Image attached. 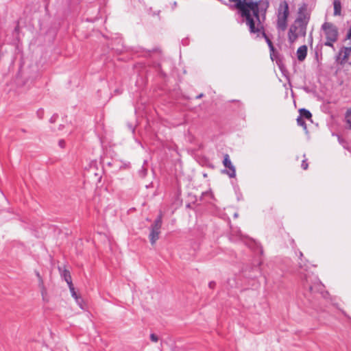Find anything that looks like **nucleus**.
<instances>
[{"instance_id": "nucleus-1", "label": "nucleus", "mask_w": 351, "mask_h": 351, "mask_svg": "<svg viewBox=\"0 0 351 351\" xmlns=\"http://www.w3.org/2000/svg\"><path fill=\"white\" fill-rule=\"evenodd\" d=\"M235 2L234 6L239 10L242 17L245 19V23L259 13L260 1L245 0H229Z\"/></svg>"}, {"instance_id": "nucleus-2", "label": "nucleus", "mask_w": 351, "mask_h": 351, "mask_svg": "<svg viewBox=\"0 0 351 351\" xmlns=\"http://www.w3.org/2000/svg\"><path fill=\"white\" fill-rule=\"evenodd\" d=\"M246 25L248 26L249 31L252 35H255L256 37L264 38L267 45L272 43L270 38L265 32L264 27L260 20L259 13L252 19L249 20V21L246 23Z\"/></svg>"}, {"instance_id": "nucleus-3", "label": "nucleus", "mask_w": 351, "mask_h": 351, "mask_svg": "<svg viewBox=\"0 0 351 351\" xmlns=\"http://www.w3.org/2000/svg\"><path fill=\"white\" fill-rule=\"evenodd\" d=\"M289 15V4L286 1H280L277 10L276 28L284 32L287 27V19Z\"/></svg>"}, {"instance_id": "nucleus-4", "label": "nucleus", "mask_w": 351, "mask_h": 351, "mask_svg": "<svg viewBox=\"0 0 351 351\" xmlns=\"http://www.w3.org/2000/svg\"><path fill=\"white\" fill-rule=\"evenodd\" d=\"M162 223V215L160 213L155 219L154 223L150 227V233L149 235V241L152 245H154L159 239L160 228Z\"/></svg>"}, {"instance_id": "nucleus-5", "label": "nucleus", "mask_w": 351, "mask_h": 351, "mask_svg": "<svg viewBox=\"0 0 351 351\" xmlns=\"http://www.w3.org/2000/svg\"><path fill=\"white\" fill-rule=\"evenodd\" d=\"M301 25L299 24H296L294 21V23L292 24L288 32V40L290 43H295L299 37H304L306 34V29H304V31H300Z\"/></svg>"}, {"instance_id": "nucleus-6", "label": "nucleus", "mask_w": 351, "mask_h": 351, "mask_svg": "<svg viewBox=\"0 0 351 351\" xmlns=\"http://www.w3.org/2000/svg\"><path fill=\"white\" fill-rule=\"evenodd\" d=\"M322 29L324 31L326 38L338 39V29L334 24L325 22L322 25Z\"/></svg>"}, {"instance_id": "nucleus-7", "label": "nucleus", "mask_w": 351, "mask_h": 351, "mask_svg": "<svg viewBox=\"0 0 351 351\" xmlns=\"http://www.w3.org/2000/svg\"><path fill=\"white\" fill-rule=\"evenodd\" d=\"M305 8H300L298 12V16L295 19V22L296 24H299L301 25L300 31H304V29H306L307 25L310 19V15L308 13L304 12Z\"/></svg>"}, {"instance_id": "nucleus-8", "label": "nucleus", "mask_w": 351, "mask_h": 351, "mask_svg": "<svg viewBox=\"0 0 351 351\" xmlns=\"http://www.w3.org/2000/svg\"><path fill=\"white\" fill-rule=\"evenodd\" d=\"M351 53V47H343L339 49L337 56V61L341 64L344 65Z\"/></svg>"}, {"instance_id": "nucleus-9", "label": "nucleus", "mask_w": 351, "mask_h": 351, "mask_svg": "<svg viewBox=\"0 0 351 351\" xmlns=\"http://www.w3.org/2000/svg\"><path fill=\"white\" fill-rule=\"evenodd\" d=\"M223 164L228 169V170H223V172L228 174L230 178H234L236 176L235 167L232 164L228 154L224 155Z\"/></svg>"}, {"instance_id": "nucleus-10", "label": "nucleus", "mask_w": 351, "mask_h": 351, "mask_svg": "<svg viewBox=\"0 0 351 351\" xmlns=\"http://www.w3.org/2000/svg\"><path fill=\"white\" fill-rule=\"evenodd\" d=\"M297 58L300 62L305 60L307 55V47L306 45L300 46L297 50Z\"/></svg>"}, {"instance_id": "nucleus-11", "label": "nucleus", "mask_w": 351, "mask_h": 351, "mask_svg": "<svg viewBox=\"0 0 351 351\" xmlns=\"http://www.w3.org/2000/svg\"><path fill=\"white\" fill-rule=\"evenodd\" d=\"M61 276L64 278L68 286L71 285L73 284L71 276L69 270L64 269L61 274Z\"/></svg>"}, {"instance_id": "nucleus-12", "label": "nucleus", "mask_w": 351, "mask_h": 351, "mask_svg": "<svg viewBox=\"0 0 351 351\" xmlns=\"http://www.w3.org/2000/svg\"><path fill=\"white\" fill-rule=\"evenodd\" d=\"M334 15L339 16L341 14V3L339 0H335L333 2Z\"/></svg>"}, {"instance_id": "nucleus-13", "label": "nucleus", "mask_w": 351, "mask_h": 351, "mask_svg": "<svg viewBox=\"0 0 351 351\" xmlns=\"http://www.w3.org/2000/svg\"><path fill=\"white\" fill-rule=\"evenodd\" d=\"M300 116L302 119H311L312 117V114L308 110L305 108H301L299 110Z\"/></svg>"}, {"instance_id": "nucleus-14", "label": "nucleus", "mask_w": 351, "mask_h": 351, "mask_svg": "<svg viewBox=\"0 0 351 351\" xmlns=\"http://www.w3.org/2000/svg\"><path fill=\"white\" fill-rule=\"evenodd\" d=\"M345 120L350 129H351V108L347 110L345 114Z\"/></svg>"}, {"instance_id": "nucleus-15", "label": "nucleus", "mask_w": 351, "mask_h": 351, "mask_svg": "<svg viewBox=\"0 0 351 351\" xmlns=\"http://www.w3.org/2000/svg\"><path fill=\"white\" fill-rule=\"evenodd\" d=\"M297 123H298V125H299L300 126H302L303 128V129L307 132V127H306V124L304 119H302L301 117H298L297 118Z\"/></svg>"}, {"instance_id": "nucleus-16", "label": "nucleus", "mask_w": 351, "mask_h": 351, "mask_svg": "<svg viewBox=\"0 0 351 351\" xmlns=\"http://www.w3.org/2000/svg\"><path fill=\"white\" fill-rule=\"evenodd\" d=\"M69 290L71 291L72 297L74 298L76 300V301H78L79 298L77 295V293H76V292L75 291V288L73 287V285L72 284L71 285H69Z\"/></svg>"}, {"instance_id": "nucleus-17", "label": "nucleus", "mask_w": 351, "mask_h": 351, "mask_svg": "<svg viewBox=\"0 0 351 351\" xmlns=\"http://www.w3.org/2000/svg\"><path fill=\"white\" fill-rule=\"evenodd\" d=\"M337 40L332 39V38H326V41L325 42L324 45L328 47H332L333 44L337 41Z\"/></svg>"}, {"instance_id": "nucleus-18", "label": "nucleus", "mask_w": 351, "mask_h": 351, "mask_svg": "<svg viewBox=\"0 0 351 351\" xmlns=\"http://www.w3.org/2000/svg\"><path fill=\"white\" fill-rule=\"evenodd\" d=\"M147 173V170L145 167L143 166L141 167V169L138 171V175L141 178H145Z\"/></svg>"}, {"instance_id": "nucleus-19", "label": "nucleus", "mask_w": 351, "mask_h": 351, "mask_svg": "<svg viewBox=\"0 0 351 351\" xmlns=\"http://www.w3.org/2000/svg\"><path fill=\"white\" fill-rule=\"evenodd\" d=\"M268 47H269V51H270L271 59L273 60L274 56V50H275L273 43L269 44Z\"/></svg>"}, {"instance_id": "nucleus-20", "label": "nucleus", "mask_w": 351, "mask_h": 351, "mask_svg": "<svg viewBox=\"0 0 351 351\" xmlns=\"http://www.w3.org/2000/svg\"><path fill=\"white\" fill-rule=\"evenodd\" d=\"M120 169H130V162H124L123 164L120 166Z\"/></svg>"}, {"instance_id": "nucleus-21", "label": "nucleus", "mask_w": 351, "mask_h": 351, "mask_svg": "<svg viewBox=\"0 0 351 351\" xmlns=\"http://www.w3.org/2000/svg\"><path fill=\"white\" fill-rule=\"evenodd\" d=\"M306 281L307 282V280L306 279ZM304 287H308V289L311 292H313L314 291V289L316 287V285H308L307 283H304Z\"/></svg>"}, {"instance_id": "nucleus-22", "label": "nucleus", "mask_w": 351, "mask_h": 351, "mask_svg": "<svg viewBox=\"0 0 351 351\" xmlns=\"http://www.w3.org/2000/svg\"><path fill=\"white\" fill-rule=\"evenodd\" d=\"M150 339L154 342H157L158 340V337L156 335L152 333L150 335Z\"/></svg>"}, {"instance_id": "nucleus-23", "label": "nucleus", "mask_w": 351, "mask_h": 351, "mask_svg": "<svg viewBox=\"0 0 351 351\" xmlns=\"http://www.w3.org/2000/svg\"><path fill=\"white\" fill-rule=\"evenodd\" d=\"M301 166L303 169H304V170L307 169L308 165L306 159L302 160Z\"/></svg>"}, {"instance_id": "nucleus-24", "label": "nucleus", "mask_w": 351, "mask_h": 351, "mask_svg": "<svg viewBox=\"0 0 351 351\" xmlns=\"http://www.w3.org/2000/svg\"><path fill=\"white\" fill-rule=\"evenodd\" d=\"M36 275L38 278L40 285H42L43 287V280L42 277L40 275L39 272L36 271Z\"/></svg>"}, {"instance_id": "nucleus-25", "label": "nucleus", "mask_w": 351, "mask_h": 351, "mask_svg": "<svg viewBox=\"0 0 351 351\" xmlns=\"http://www.w3.org/2000/svg\"><path fill=\"white\" fill-rule=\"evenodd\" d=\"M58 144L60 147L64 148L65 146V141L64 140H60Z\"/></svg>"}, {"instance_id": "nucleus-26", "label": "nucleus", "mask_w": 351, "mask_h": 351, "mask_svg": "<svg viewBox=\"0 0 351 351\" xmlns=\"http://www.w3.org/2000/svg\"><path fill=\"white\" fill-rule=\"evenodd\" d=\"M346 38H347V39H348V40H351V27H350L349 28V29H348V34H347Z\"/></svg>"}, {"instance_id": "nucleus-27", "label": "nucleus", "mask_w": 351, "mask_h": 351, "mask_svg": "<svg viewBox=\"0 0 351 351\" xmlns=\"http://www.w3.org/2000/svg\"><path fill=\"white\" fill-rule=\"evenodd\" d=\"M216 283L214 281H211L209 282L208 286L210 289H213L215 286Z\"/></svg>"}, {"instance_id": "nucleus-28", "label": "nucleus", "mask_w": 351, "mask_h": 351, "mask_svg": "<svg viewBox=\"0 0 351 351\" xmlns=\"http://www.w3.org/2000/svg\"><path fill=\"white\" fill-rule=\"evenodd\" d=\"M58 116L54 114L53 116L51 117V118L50 119V121L51 122H53L56 119V118Z\"/></svg>"}, {"instance_id": "nucleus-29", "label": "nucleus", "mask_w": 351, "mask_h": 351, "mask_svg": "<svg viewBox=\"0 0 351 351\" xmlns=\"http://www.w3.org/2000/svg\"><path fill=\"white\" fill-rule=\"evenodd\" d=\"M204 96V95L202 93L196 96V99H200L202 98V97Z\"/></svg>"}, {"instance_id": "nucleus-30", "label": "nucleus", "mask_w": 351, "mask_h": 351, "mask_svg": "<svg viewBox=\"0 0 351 351\" xmlns=\"http://www.w3.org/2000/svg\"><path fill=\"white\" fill-rule=\"evenodd\" d=\"M316 287H319L318 290H320V289L322 287V285L317 284V285H316Z\"/></svg>"}, {"instance_id": "nucleus-31", "label": "nucleus", "mask_w": 351, "mask_h": 351, "mask_svg": "<svg viewBox=\"0 0 351 351\" xmlns=\"http://www.w3.org/2000/svg\"><path fill=\"white\" fill-rule=\"evenodd\" d=\"M45 292V289L43 288V290H42V295L43 296L44 295V293Z\"/></svg>"}, {"instance_id": "nucleus-32", "label": "nucleus", "mask_w": 351, "mask_h": 351, "mask_svg": "<svg viewBox=\"0 0 351 351\" xmlns=\"http://www.w3.org/2000/svg\"><path fill=\"white\" fill-rule=\"evenodd\" d=\"M131 130H132V132H134V128L131 126Z\"/></svg>"}, {"instance_id": "nucleus-33", "label": "nucleus", "mask_w": 351, "mask_h": 351, "mask_svg": "<svg viewBox=\"0 0 351 351\" xmlns=\"http://www.w3.org/2000/svg\"><path fill=\"white\" fill-rule=\"evenodd\" d=\"M302 256H303V254L301 252H300V257H302Z\"/></svg>"}, {"instance_id": "nucleus-34", "label": "nucleus", "mask_w": 351, "mask_h": 351, "mask_svg": "<svg viewBox=\"0 0 351 351\" xmlns=\"http://www.w3.org/2000/svg\"><path fill=\"white\" fill-rule=\"evenodd\" d=\"M238 215L237 213L234 214V217H237Z\"/></svg>"}]
</instances>
